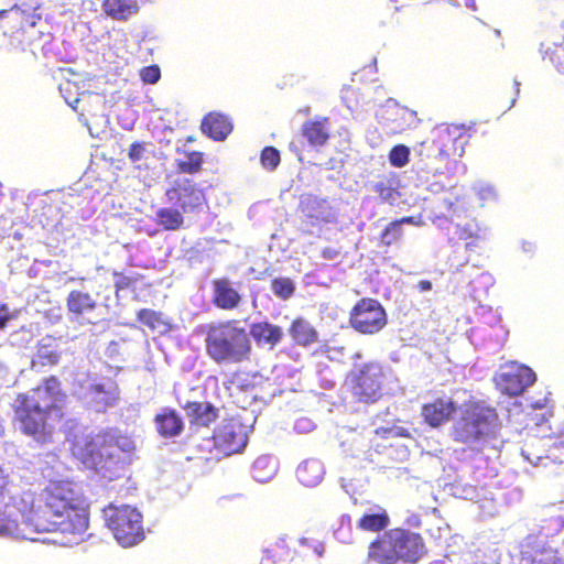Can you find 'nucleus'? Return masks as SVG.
<instances>
[{
    "mask_svg": "<svg viewBox=\"0 0 564 564\" xmlns=\"http://www.w3.org/2000/svg\"><path fill=\"white\" fill-rule=\"evenodd\" d=\"M67 394L61 380L50 376L31 390L18 393L12 404L19 431L39 444L53 441L56 426L65 419Z\"/></svg>",
    "mask_w": 564,
    "mask_h": 564,
    "instance_id": "obj_2",
    "label": "nucleus"
},
{
    "mask_svg": "<svg viewBox=\"0 0 564 564\" xmlns=\"http://www.w3.org/2000/svg\"><path fill=\"white\" fill-rule=\"evenodd\" d=\"M212 303L219 310L232 311L241 303L240 293L232 286L228 278H218L212 281Z\"/></svg>",
    "mask_w": 564,
    "mask_h": 564,
    "instance_id": "obj_20",
    "label": "nucleus"
},
{
    "mask_svg": "<svg viewBox=\"0 0 564 564\" xmlns=\"http://www.w3.org/2000/svg\"><path fill=\"white\" fill-rule=\"evenodd\" d=\"M106 523L116 540L124 547L144 539L142 514L134 507L109 505L105 510Z\"/></svg>",
    "mask_w": 564,
    "mask_h": 564,
    "instance_id": "obj_9",
    "label": "nucleus"
},
{
    "mask_svg": "<svg viewBox=\"0 0 564 564\" xmlns=\"http://www.w3.org/2000/svg\"><path fill=\"white\" fill-rule=\"evenodd\" d=\"M470 138V129L463 124H443L430 140L421 142L420 160L434 174L443 173L464 155Z\"/></svg>",
    "mask_w": 564,
    "mask_h": 564,
    "instance_id": "obj_5",
    "label": "nucleus"
},
{
    "mask_svg": "<svg viewBox=\"0 0 564 564\" xmlns=\"http://www.w3.org/2000/svg\"><path fill=\"white\" fill-rule=\"evenodd\" d=\"M302 135L313 148L324 147L329 138V119L322 117L315 120H307L302 124Z\"/></svg>",
    "mask_w": 564,
    "mask_h": 564,
    "instance_id": "obj_24",
    "label": "nucleus"
},
{
    "mask_svg": "<svg viewBox=\"0 0 564 564\" xmlns=\"http://www.w3.org/2000/svg\"><path fill=\"white\" fill-rule=\"evenodd\" d=\"M349 326L361 335H376L388 324V314L382 304L372 297H362L351 307Z\"/></svg>",
    "mask_w": 564,
    "mask_h": 564,
    "instance_id": "obj_10",
    "label": "nucleus"
},
{
    "mask_svg": "<svg viewBox=\"0 0 564 564\" xmlns=\"http://www.w3.org/2000/svg\"><path fill=\"white\" fill-rule=\"evenodd\" d=\"M137 319L150 330L158 334H166L171 329V325L163 317L162 313L151 308H142L137 314Z\"/></svg>",
    "mask_w": 564,
    "mask_h": 564,
    "instance_id": "obj_34",
    "label": "nucleus"
},
{
    "mask_svg": "<svg viewBox=\"0 0 564 564\" xmlns=\"http://www.w3.org/2000/svg\"><path fill=\"white\" fill-rule=\"evenodd\" d=\"M204 153L199 151H191L186 153V160L176 161V170L184 174H196L203 169Z\"/></svg>",
    "mask_w": 564,
    "mask_h": 564,
    "instance_id": "obj_37",
    "label": "nucleus"
},
{
    "mask_svg": "<svg viewBox=\"0 0 564 564\" xmlns=\"http://www.w3.org/2000/svg\"><path fill=\"white\" fill-rule=\"evenodd\" d=\"M140 77L145 84H155L161 78V69L158 65L145 66L140 70Z\"/></svg>",
    "mask_w": 564,
    "mask_h": 564,
    "instance_id": "obj_43",
    "label": "nucleus"
},
{
    "mask_svg": "<svg viewBox=\"0 0 564 564\" xmlns=\"http://www.w3.org/2000/svg\"><path fill=\"white\" fill-rule=\"evenodd\" d=\"M367 557L375 564H397L392 529L370 542Z\"/></svg>",
    "mask_w": 564,
    "mask_h": 564,
    "instance_id": "obj_21",
    "label": "nucleus"
},
{
    "mask_svg": "<svg viewBox=\"0 0 564 564\" xmlns=\"http://www.w3.org/2000/svg\"><path fill=\"white\" fill-rule=\"evenodd\" d=\"M156 224L164 230H178L183 227L184 217L178 209L160 208L156 212Z\"/></svg>",
    "mask_w": 564,
    "mask_h": 564,
    "instance_id": "obj_36",
    "label": "nucleus"
},
{
    "mask_svg": "<svg viewBox=\"0 0 564 564\" xmlns=\"http://www.w3.org/2000/svg\"><path fill=\"white\" fill-rule=\"evenodd\" d=\"M260 161L265 170L273 171L281 162L280 152L274 147H265L261 151Z\"/></svg>",
    "mask_w": 564,
    "mask_h": 564,
    "instance_id": "obj_40",
    "label": "nucleus"
},
{
    "mask_svg": "<svg viewBox=\"0 0 564 564\" xmlns=\"http://www.w3.org/2000/svg\"><path fill=\"white\" fill-rule=\"evenodd\" d=\"M535 381V373L527 366H511L496 379L497 388L509 397L521 394Z\"/></svg>",
    "mask_w": 564,
    "mask_h": 564,
    "instance_id": "obj_16",
    "label": "nucleus"
},
{
    "mask_svg": "<svg viewBox=\"0 0 564 564\" xmlns=\"http://www.w3.org/2000/svg\"><path fill=\"white\" fill-rule=\"evenodd\" d=\"M86 395L97 411H105L117 404L119 387L112 378H105L99 382L91 383L87 388Z\"/></svg>",
    "mask_w": 564,
    "mask_h": 564,
    "instance_id": "obj_18",
    "label": "nucleus"
},
{
    "mask_svg": "<svg viewBox=\"0 0 564 564\" xmlns=\"http://www.w3.org/2000/svg\"><path fill=\"white\" fill-rule=\"evenodd\" d=\"M499 423L497 410L482 400L464 402L457 420L451 427L452 438L473 445L494 438Z\"/></svg>",
    "mask_w": 564,
    "mask_h": 564,
    "instance_id": "obj_6",
    "label": "nucleus"
},
{
    "mask_svg": "<svg viewBox=\"0 0 564 564\" xmlns=\"http://www.w3.org/2000/svg\"><path fill=\"white\" fill-rule=\"evenodd\" d=\"M166 199L183 213L200 209L206 204L204 189L191 178L178 177L165 191Z\"/></svg>",
    "mask_w": 564,
    "mask_h": 564,
    "instance_id": "obj_13",
    "label": "nucleus"
},
{
    "mask_svg": "<svg viewBox=\"0 0 564 564\" xmlns=\"http://www.w3.org/2000/svg\"><path fill=\"white\" fill-rule=\"evenodd\" d=\"M28 505L29 499L15 496L12 489L7 491V497H0V534H23L21 524H26Z\"/></svg>",
    "mask_w": 564,
    "mask_h": 564,
    "instance_id": "obj_12",
    "label": "nucleus"
},
{
    "mask_svg": "<svg viewBox=\"0 0 564 564\" xmlns=\"http://www.w3.org/2000/svg\"><path fill=\"white\" fill-rule=\"evenodd\" d=\"M324 256H325L326 258H329V257H330V252L324 251Z\"/></svg>",
    "mask_w": 564,
    "mask_h": 564,
    "instance_id": "obj_53",
    "label": "nucleus"
},
{
    "mask_svg": "<svg viewBox=\"0 0 564 564\" xmlns=\"http://www.w3.org/2000/svg\"><path fill=\"white\" fill-rule=\"evenodd\" d=\"M543 61H547L564 74V21L549 26L540 44Z\"/></svg>",
    "mask_w": 564,
    "mask_h": 564,
    "instance_id": "obj_15",
    "label": "nucleus"
},
{
    "mask_svg": "<svg viewBox=\"0 0 564 564\" xmlns=\"http://www.w3.org/2000/svg\"><path fill=\"white\" fill-rule=\"evenodd\" d=\"M394 236H395V231H392L388 237L383 238V237L381 236V238H382L383 242L386 243V241H387L388 239H392Z\"/></svg>",
    "mask_w": 564,
    "mask_h": 564,
    "instance_id": "obj_51",
    "label": "nucleus"
},
{
    "mask_svg": "<svg viewBox=\"0 0 564 564\" xmlns=\"http://www.w3.org/2000/svg\"><path fill=\"white\" fill-rule=\"evenodd\" d=\"M101 8L106 15L117 21H127L140 9L137 0H101Z\"/></svg>",
    "mask_w": 564,
    "mask_h": 564,
    "instance_id": "obj_29",
    "label": "nucleus"
},
{
    "mask_svg": "<svg viewBox=\"0 0 564 564\" xmlns=\"http://www.w3.org/2000/svg\"><path fill=\"white\" fill-rule=\"evenodd\" d=\"M412 223H413V217H411V216H406L399 220H394V221L390 223L382 231V237L383 238L388 237L392 231H395V236L392 239H388L386 241V245L390 246L392 242H394L401 238V235H402L401 225L402 224H412Z\"/></svg>",
    "mask_w": 564,
    "mask_h": 564,
    "instance_id": "obj_41",
    "label": "nucleus"
},
{
    "mask_svg": "<svg viewBox=\"0 0 564 564\" xmlns=\"http://www.w3.org/2000/svg\"><path fill=\"white\" fill-rule=\"evenodd\" d=\"M12 489L11 481L7 474L0 468V497H7V491Z\"/></svg>",
    "mask_w": 564,
    "mask_h": 564,
    "instance_id": "obj_49",
    "label": "nucleus"
},
{
    "mask_svg": "<svg viewBox=\"0 0 564 564\" xmlns=\"http://www.w3.org/2000/svg\"><path fill=\"white\" fill-rule=\"evenodd\" d=\"M324 256H325L326 258H329V257H330V252L324 251Z\"/></svg>",
    "mask_w": 564,
    "mask_h": 564,
    "instance_id": "obj_52",
    "label": "nucleus"
},
{
    "mask_svg": "<svg viewBox=\"0 0 564 564\" xmlns=\"http://www.w3.org/2000/svg\"><path fill=\"white\" fill-rule=\"evenodd\" d=\"M112 275L116 279L115 280V291H116V293L133 286L134 283L138 281L137 278L128 276V275L123 274L122 272L115 271Z\"/></svg>",
    "mask_w": 564,
    "mask_h": 564,
    "instance_id": "obj_44",
    "label": "nucleus"
},
{
    "mask_svg": "<svg viewBox=\"0 0 564 564\" xmlns=\"http://www.w3.org/2000/svg\"><path fill=\"white\" fill-rule=\"evenodd\" d=\"M97 305L89 293L79 290L70 291L66 299L67 311L75 317L93 312Z\"/></svg>",
    "mask_w": 564,
    "mask_h": 564,
    "instance_id": "obj_31",
    "label": "nucleus"
},
{
    "mask_svg": "<svg viewBox=\"0 0 564 564\" xmlns=\"http://www.w3.org/2000/svg\"><path fill=\"white\" fill-rule=\"evenodd\" d=\"M288 333L293 344L300 347H308L318 341L317 329L302 316H299L291 322Z\"/></svg>",
    "mask_w": 564,
    "mask_h": 564,
    "instance_id": "obj_26",
    "label": "nucleus"
},
{
    "mask_svg": "<svg viewBox=\"0 0 564 564\" xmlns=\"http://www.w3.org/2000/svg\"><path fill=\"white\" fill-rule=\"evenodd\" d=\"M191 425L208 427L218 417V409L209 402L192 401L183 405Z\"/></svg>",
    "mask_w": 564,
    "mask_h": 564,
    "instance_id": "obj_23",
    "label": "nucleus"
},
{
    "mask_svg": "<svg viewBox=\"0 0 564 564\" xmlns=\"http://www.w3.org/2000/svg\"><path fill=\"white\" fill-rule=\"evenodd\" d=\"M369 510L366 511L356 523L359 531L365 532H380L384 530L389 523L390 518L387 510L376 503H369Z\"/></svg>",
    "mask_w": 564,
    "mask_h": 564,
    "instance_id": "obj_25",
    "label": "nucleus"
},
{
    "mask_svg": "<svg viewBox=\"0 0 564 564\" xmlns=\"http://www.w3.org/2000/svg\"><path fill=\"white\" fill-rule=\"evenodd\" d=\"M249 430L239 415L224 419L213 433L215 448L225 456L240 453L247 445Z\"/></svg>",
    "mask_w": 564,
    "mask_h": 564,
    "instance_id": "obj_11",
    "label": "nucleus"
},
{
    "mask_svg": "<svg viewBox=\"0 0 564 564\" xmlns=\"http://www.w3.org/2000/svg\"><path fill=\"white\" fill-rule=\"evenodd\" d=\"M457 403L452 398H436L421 408V416L430 427L436 429L452 420Z\"/></svg>",
    "mask_w": 564,
    "mask_h": 564,
    "instance_id": "obj_17",
    "label": "nucleus"
},
{
    "mask_svg": "<svg viewBox=\"0 0 564 564\" xmlns=\"http://www.w3.org/2000/svg\"><path fill=\"white\" fill-rule=\"evenodd\" d=\"M409 148L404 144H397L389 152V162L394 167H403L409 163Z\"/></svg>",
    "mask_w": 564,
    "mask_h": 564,
    "instance_id": "obj_39",
    "label": "nucleus"
},
{
    "mask_svg": "<svg viewBox=\"0 0 564 564\" xmlns=\"http://www.w3.org/2000/svg\"><path fill=\"white\" fill-rule=\"evenodd\" d=\"M231 119L221 112L210 111L204 116L200 130L212 140L224 141L232 131Z\"/></svg>",
    "mask_w": 564,
    "mask_h": 564,
    "instance_id": "obj_22",
    "label": "nucleus"
},
{
    "mask_svg": "<svg viewBox=\"0 0 564 564\" xmlns=\"http://www.w3.org/2000/svg\"><path fill=\"white\" fill-rule=\"evenodd\" d=\"M417 289H419L421 292L430 291V290L432 289V283H431V281H429V280H421V281L417 283Z\"/></svg>",
    "mask_w": 564,
    "mask_h": 564,
    "instance_id": "obj_50",
    "label": "nucleus"
},
{
    "mask_svg": "<svg viewBox=\"0 0 564 564\" xmlns=\"http://www.w3.org/2000/svg\"><path fill=\"white\" fill-rule=\"evenodd\" d=\"M37 0H20L8 10L0 11V29L3 35V48L9 53L32 51L40 42L50 37L42 26V17L37 12Z\"/></svg>",
    "mask_w": 564,
    "mask_h": 564,
    "instance_id": "obj_3",
    "label": "nucleus"
},
{
    "mask_svg": "<svg viewBox=\"0 0 564 564\" xmlns=\"http://www.w3.org/2000/svg\"><path fill=\"white\" fill-rule=\"evenodd\" d=\"M88 523V503L80 488L72 481H50L29 499L26 525L35 532L79 535Z\"/></svg>",
    "mask_w": 564,
    "mask_h": 564,
    "instance_id": "obj_1",
    "label": "nucleus"
},
{
    "mask_svg": "<svg viewBox=\"0 0 564 564\" xmlns=\"http://www.w3.org/2000/svg\"><path fill=\"white\" fill-rule=\"evenodd\" d=\"M301 210L311 226L328 223L329 216L326 213L325 202L310 198L301 203Z\"/></svg>",
    "mask_w": 564,
    "mask_h": 564,
    "instance_id": "obj_33",
    "label": "nucleus"
},
{
    "mask_svg": "<svg viewBox=\"0 0 564 564\" xmlns=\"http://www.w3.org/2000/svg\"><path fill=\"white\" fill-rule=\"evenodd\" d=\"M397 563L415 564L425 554L426 547L420 533L406 529H392Z\"/></svg>",
    "mask_w": 564,
    "mask_h": 564,
    "instance_id": "obj_14",
    "label": "nucleus"
},
{
    "mask_svg": "<svg viewBox=\"0 0 564 564\" xmlns=\"http://www.w3.org/2000/svg\"><path fill=\"white\" fill-rule=\"evenodd\" d=\"M154 423L159 434L163 437H174L182 433L184 423L178 413L165 408L154 417Z\"/></svg>",
    "mask_w": 564,
    "mask_h": 564,
    "instance_id": "obj_27",
    "label": "nucleus"
},
{
    "mask_svg": "<svg viewBox=\"0 0 564 564\" xmlns=\"http://www.w3.org/2000/svg\"><path fill=\"white\" fill-rule=\"evenodd\" d=\"M271 290L280 300H289L295 292V284L288 276L275 278L271 281Z\"/></svg>",
    "mask_w": 564,
    "mask_h": 564,
    "instance_id": "obj_38",
    "label": "nucleus"
},
{
    "mask_svg": "<svg viewBox=\"0 0 564 564\" xmlns=\"http://www.w3.org/2000/svg\"><path fill=\"white\" fill-rule=\"evenodd\" d=\"M250 335L258 345H269L273 348L281 341L283 330L269 322H258L250 326Z\"/></svg>",
    "mask_w": 564,
    "mask_h": 564,
    "instance_id": "obj_28",
    "label": "nucleus"
},
{
    "mask_svg": "<svg viewBox=\"0 0 564 564\" xmlns=\"http://www.w3.org/2000/svg\"><path fill=\"white\" fill-rule=\"evenodd\" d=\"M144 153V145L141 142H133L129 147L128 156L132 162L139 161Z\"/></svg>",
    "mask_w": 564,
    "mask_h": 564,
    "instance_id": "obj_47",
    "label": "nucleus"
},
{
    "mask_svg": "<svg viewBox=\"0 0 564 564\" xmlns=\"http://www.w3.org/2000/svg\"><path fill=\"white\" fill-rule=\"evenodd\" d=\"M268 465H269V460L265 457H259L258 459H256V462L252 465V471H253L254 479L263 482V481H267L274 474L273 467L270 468V470L267 474L263 473V469H265L268 467Z\"/></svg>",
    "mask_w": 564,
    "mask_h": 564,
    "instance_id": "obj_42",
    "label": "nucleus"
},
{
    "mask_svg": "<svg viewBox=\"0 0 564 564\" xmlns=\"http://www.w3.org/2000/svg\"><path fill=\"white\" fill-rule=\"evenodd\" d=\"M386 379L383 366L369 361L354 367L346 377V384L358 401L372 403L382 397Z\"/></svg>",
    "mask_w": 564,
    "mask_h": 564,
    "instance_id": "obj_8",
    "label": "nucleus"
},
{
    "mask_svg": "<svg viewBox=\"0 0 564 564\" xmlns=\"http://www.w3.org/2000/svg\"><path fill=\"white\" fill-rule=\"evenodd\" d=\"M564 452V432L562 433V440L555 442L549 451V457L553 460L560 458L558 454Z\"/></svg>",
    "mask_w": 564,
    "mask_h": 564,
    "instance_id": "obj_48",
    "label": "nucleus"
},
{
    "mask_svg": "<svg viewBox=\"0 0 564 564\" xmlns=\"http://www.w3.org/2000/svg\"><path fill=\"white\" fill-rule=\"evenodd\" d=\"M324 466L321 460L311 458L304 460L296 468L297 480L305 487L318 485L324 477Z\"/></svg>",
    "mask_w": 564,
    "mask_h": 564,
    "instance_id": "obj_30",
    "label": "nucleus"
},
{
    "mask_svg": "<svg viewBox=\"0 0 564 564\" xmlns=\"http://www.w3.org/2000/svg\"><path fill=\"white\" fill-rule=\"evenodd\" d=\"M400 183L394 174L380 176L372 185V191L383 200L393 203L399 196Z\"/></svg>",
    "mask_w": 564,
    "mask_h": 564,
    "instance_id": "obj_32",
    "label": "nucleus"
},
{
    "mask_svg": "<svg viewBox=\"0 0 564 564\" xmlns=\"http://www.w3.org/2000/svg\"><path fill=\"white\" fill-rule=\"evenodd\" d=\"M17 315L11 312L8 304L0 302V332L6 329L11 321H13Z\"/></svg>",
    "mask_w": 564,
    "mask_h": 564,
    "instance_id": "obj_45",
    "label": "nucleus"
},
{
    "mask_svg": "<svg viewBox=\"0 0 564 564\" xmlns=\"http://www.w3.org/2000/svg\"><path fill=\"white\" fill-rule=\"evenodd\" d=\"M246 375L240 371H236L231 375L229 379V383L234 384L242 390H248L249 388H253V384L246 382L247 380L243 378Z\"/></svg>",
    "mask_w": 564,
    "mask_h": 564,
    "instance_id": "obj_46",
    "label": "nucleus"
},
{
    "mask_svg": "<svg viewBox=\"0 0 564 564\" xmlns=\"http://www.w3.org/2000/svg\"><path fill=\"white\" fill-rule=\"evenodd\" d=\"M196 334L205 336L206 355L216 365L241 364L250 359L249 334L236 319L200 325Z\"/></svg>",
    "mask_w": 564,
    "mask_h": 564,
    "instance_id": "obj_4",
    "label": "nucleus"
},
{
    "mask_svg": "<svg viewBox=\"0 0 564 564\" xmlns=\"http://www.w3.org/2000/svg\"><path fill=\"white\" fill-rule=\"evenodd\" d=\"M127 438L113 430L89 435L73 445V454L86 467L98 473L111 470L121 460Z\"/></svg>",
    "mask_w": 564,
    "mask_h": 564,
    "instance_id": "obj_7",
    "label": "nucleus"
},
{
    "mask_svg": "<svg viewBox=\"0 0 564 564\" xmlns=\"http://www.w3.org/2000/svg\"><path fill=\"white\" fill-rule=\"evenodd\" d=\"M61 354L50 344H40L32 359V369L40 370L45 367H53L59 362Z\"/></svg>",
    "mask_w": 564,
    "mask_h": 564,
    "instance_id": "obj_35",
    "label": "nucleus"
},
{
    "mask_svg": "<svg viewBox=\"0 0 564 564\" xmlns=\"http://www.w3.org/2000/svg\"><path fill=\"white\" fill-rule=\"evenodd\" d=\"M383 119L384 124L393 133H402L416 128L420 122L415 111L398 104L386 108Z\"/></svg>",
    "mask_w": 564,
    "mask_h": 564,
    "instance_id": "obj_19",
    "label": "nucleus"
}]
</instances>
